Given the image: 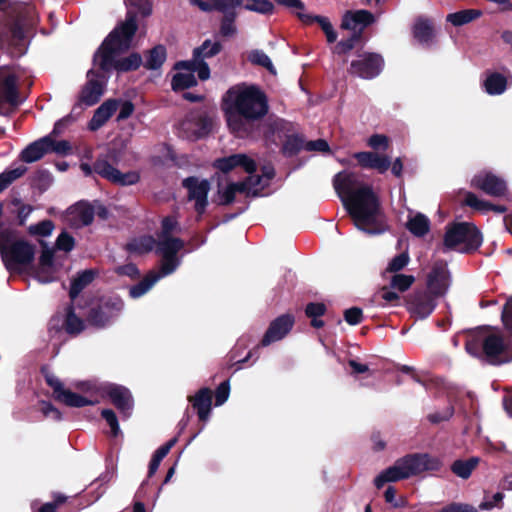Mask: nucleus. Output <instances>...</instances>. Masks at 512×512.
<instances>
[{"label":"nucleus","mask_w":512,"mask_h":512,"mask_svg":"<svg viewBox=\"0 0 512 512\" xmlns=\"http://www.w3.org/2000/svg\"><path fill=\"white\" fill-rule=\"evenodd\" d=\"M333 185L359 230L370 235L384 232L379 199L370 186L360 181L357 174L339 172L334 177Z\"/></svg>","instance_id":"nucleus-1"},{"label":"nucleus","mask_w":512,"mask_h":512,"mask_svg":"<svg viewBox=\"0 0 512 512\" xmlns=\"http://www.w3.org/2000/svg\"><path fill=\"white\" fill-rule=\"evenodd\" d=\"M228 128L238 138L251 135L254 123L269 110L265 93L255 85L238 84L230 87L223 97Z\"/></svg>","instance_id":"nucleus-2"},{"label":"nucleus","mask_w":512,"mask_h":512,"mask_svg":"<svg viewBox=\"0 0 512 512\" xmlns=\"http://www.w3.org/2000/svg\"><path fill=\"white\" fill-rule=\"evenodd\" d=\"M136 31L137 23L133 17L129 16L105 38L94 54V64L104 72H109L112 69L117 71L137 69L142 63L140 54L132 53L123 59H118L120 54L130 48Z\"/></svg>","instance_id":"nucleus-3"},{"label":"nucleus","mask_w":512,"mask_h":512,"mask_svg":"<svg viewBox=\"0 0 512 512\" xmlns=\"http://www.w3.org/2000/svg\"><path fill=\"white\" fill-rule=\"evenodd\" d=\"M443 463L440 458L427 453L407 455L395 464L382 471L374 480L375 486L380 489L388 482H395L409 478L425 471H438Z\"/></svg>","instance_id":"nucleus-4"},{"label":"nucleus","mask_w":512,"mask_h":512,"mask_svg":"<svg viewBox=\"0 0 512 512\" xmlns=\"http://www.w3.org/2000/svg\"><path fill=\"white\" fill-rule=\"evenodd\" d=\"M507 345L503 336L484 327L467 341L466 351L475 357H484L490 364L498 365L509 361Z\"/></svg>","instance_id":"nucleus-5"},{"label":"nucleus","mask_w":512,"mask_h":512,"mask_svg":"<svg viewBox=\"0 0 512 512\" xmlns=\"http://www.w3.org/2000/svg\"><path fill=\"white\" fill-rule=\"evenodd\" d=\"M483 237L478 228L469 222L454 223L447 227L443 251L467 253L481 246Z\"/></svg>","instance_id":"nucleus-6"},{"label":"nucleus","mask_w":512,"mask_h":512,"mask_svg":"<svg viewBox=\"0 0 512 512\" xmlns=\"http://www.w3.org/2000/svg\"><path fill=\"white\" fill-rule=\"evenodd\" d=\"M37 23L38 14L35 8L31 5L23 6L19 11L17 20L8 29L6 39H1V42L3 44L7 42L9 45L18 47L19 53H23L27 39L33 33Z\"/></svg>","instance_id":"nucleus-7"},{"label":"nucleus","mask_w":512,"mask_h":512,"mask_svg":"<svg viewBox=\"0 0 512 512\" xmlns=\"http://www.w3.org/2000/svg\"><path fill=\"white\" fill-rule=\"evenodd\" d=\"M0 254L7 270L16 272L32 263L35 247L26 241L18 240L11 244H1Z\"/></svg>","instance_id":"nucleus-8"},{"label":"nucleus","mask_w":512,"mask_h":512,"mask_svg":"<svg viewBox=\"0 0 512 512\" xmlns=\"http://www.w3.org/2000/svg\"><path fill=\"white\" fill-rule=\"evenodd\" d=\"M184 247V242L171 236H159L156 242V252L162 256L159 271L162 275L172 274L180 265L181 261L177 253Z\"/></svg>","instance_id":"nucleus-9"},{"label":"nucleus","mask_w":512,"mask_h":512,"mask_svg":"<svg viewBox=\"0 0 512 512\" xmlns=\"http://www.w3.org/2000/svg\"><path fill=\"white\" fill-rule=\"evenodd\" d=\"M278 5L290 9L302 23L312 25L318 23L326 35L327 41L333 43L337 39V33L329 19L324 16L312 15L306 12L305 4L301 0H274Z\"/></svg>","instance_id":"nucleus-10"},{"label":"nucleus","mask_w":512,"mask_h":512,"mask_svg":"<svg viewBox=\"0 0 512 512\" xmlns=\"http://www.w3.org/2000/svg\"><path fill=\"white\" fill-rule=\"evenodd\" d=\"M123 307L124 303L119 297L103 299L97 308L91 309L88 321L95 327H106L119 316Z\"/></svg>","instance_id":"nucleus-11"},{"label":"nucleus","mask_w":512,"mask_h":512,"mask_svg":"<svg viewBox=\"0 0 512 512\" xmlns=\"http://www.w3.org/2000/svg\"><path fill=\"white\" fill-rule=\"evenodd\" d=\"M383 64V59L379 54L363 53L351 62L349 72L363 79H372L380 74Z\"/></svg>","instance_id":"nucleus-12"},{"label":"nucleus","mask_w":512,"mask_h":512,"mask_svg":"<svg viewBox=\"0 0 512 512\" xmlns=\"http://www.w3.org/2000/svg\"><path fill=\"white\" fill-rule=\"evenodd\" d=\"M471 186L492 197L504 196L508 191L506 181L489 171L477 173L471 180Z\"/></svg>","instance_id":"nucleus-13"},{"label":"nucleus","mask_w":512,"mask_h":512,"mask_svg":"<svg viewBox=\"0 0 512 512\" xmlns=\"http://www.w3.org/2000/svg\"><path fill=\"white\" fill-rule=\"evenodd\" d=\"M183 187L188 191V198L195 202V210L198 214H203L207 205V196L210 191V182L207 179L198 177H188L182 182Z\"/></svg>","instance_id":"nucleus-14"},{"label":"nucleus","mask_w":512,"mask_h":512,"mask_svg":"<svg viewBox=\"0 0 512 512\" xmlns=\"http://www.w3.org/2000/svg\"><path fill=\"white\" fill-rule=\"evenodd\" d=\"M94 171L101 177L111 181L112 183L122 186L133 185L140 179L137 172L121 173L113 167L107 159L98 158L94 163Z\"/></svg>","instance_id":"nucleus-15"},{"label":"nucleus","mask_w":512,"mask_h":512,"mask_svg":"<svg viewBox=\"0 0 512 512\" xmlns=\"http://www.w3.org/2000/svg\"><path fill=\"white\" fill-rule=\"evenodd\" d=\"M427 286L434 296H443L450 286V273L447 264L443 261L436 262L428 275Z\"/></svg>","instance_id":"nucleus-16"},{"label":"nucleus","mask_w":512,"mask_h":512,"mask_svg":"<svg viewBox=\"0 0 512 512\" xmlns=\"http://www.w3.org/2000/svg\"><path fill=\"white\" fill-rule=\"evenodd\" d=\"M262 181L256 175H249L245 181L229 184L222 191V201L224 204H230L234 201L236 193H244L246 196H259L260 188L258 184Z\"/></svg>","instance_id":"nucleus-17"},{"label":"nucleus","mask_w":512,"mask_h":512,"mask_svg":"<svg viewBox=\"0 0 512 512\" xmlns=\"http://www.w3.org/2000/svg\"><path fill=\"white\" fill-rule=\"evenodd\" d=\"M0 101L12 105L19 103L18 99V75L9 68L0 69Z\"/></svg>","instance_id":"nucleus-18"},{"label":"nucleus","mask_w":512,"mask_h":512,"mask_svg":"<svg viewBox=\"0 0 512 512\" xmlns=\"http://www.w3.org/2000/svg\"><path fill=\"white\" fill-rule=\"evenodd\" d=\"M294 324L293 316L284 314L273 320L268 327L262 341V346H268L273 342L279 341L284 338L292 329Z\"/></svg>","instance_id":"nucleus-19"},{"label":"nucleus","mask_w":512,"mask_h":512,"mask_svg":"<svg viewBox=\"0 0 512 512\" xmlns=\"http://www.w3.org/2000/svg\"><path fill=\"white\" fill-rule=\"evenodd\" d=\"M94 219V209L87 202H78L71 206L66 215L67 224L75 229L88 226Z\"/></svg>","instance_id":"nucleus-20"},{"label":"nucleus","mask_w":512,"mask_h":512,"mask_svg":"<svg viewBox=\"0 0 512 512\" xmlns=\"http://www.w3.org/2000/svg\"><path fill=\"white\" fill-rule=\"evenodd\" d=\"M88 81L82 89L80 100L86 106L96 104L104 94L105 81L100 80V76L95 74L92 70L87 73Z\"/></svg>","instance_id":"nucleus-21"},{"label":"nucleus","mask_w":512,"mask_h":512,"mask_svg":"<svg viewBox=\"0 0 512 512\" xmlns=\"http://www.w3.org/2000/svg\"><path fill=\"white\" fill-rule=\"evenodd\" d=\"M435 307V300L426 292L415 293L408 303V310L418 319L428 317L434 311Z\"/></svg>","instance_id":"nucleus-22"},{"label":"nucleus","mask_w":512,"mask_h":512,"mask_svg":"<svg viewBox=\"0 0 512 512\" xmlns=\"http://www.w3.org/2000/svg\"><path fill=\"white\" fill-rule=\"evenodd\" d=\"M106 393L123 416L129 417L133 408L130 391L123 386L113 384L107 387Z\"/></svg>","instance_id":"nucleus-23"},{"label":"nucleus","mask_w":512,"mask_h":512,"mask_svg":"<svg viewBox=\"0 0 512 512\" xmlns=\"http://www.w3.org/2000/svg\"><path fill=\"white\" fill-rule=\"evenodd\" d=\"M214 166L222 172H229L235 167H242L250 175L256 171V163L245 154H234L228 157L217 159Z\"/></svg>","instance_id":"nucleus-24"},{"label":"nucleus","mask_w":512,"mask_h":512,"mask_svg":"<svg viewBox=\"0 0 512 512\" xmlns=\"http://www.w3.org/2000/svg\"><path fill=\"white\" fill-rule=\"evenodd\" d=\"M35 278L43 284L50 283L56 279L54 266V251L46 248L42 251L39 258V267L35 273Z\"/></svg>","instance_id":"nucleus-25"},{"label":"nucleus","mask_w":512,"mask_h":512,"mask_svg":"<svg viewBox=\"0 0 512 512\" xmlns=\"http://www.w3.org/2000/svg\"><path fill=\"white\" fill-rule=\"evenodd\" d=\"M119 105L117 100L109 99L103 102L94 112L88 127L91 131L100 129L115 113Z\"/></svg>","instance_id":"nucleus-26"},{"label":"nucleus","mask_w":512,"mask_h":512,"mask_svg":"<svg viewBox=\"0 0 512 512\" xmlns=\"http://www.w3.org/2000/svg\"><path fill=\"white\" fill-rule=\"evenodd\" d=\"M354 157L362 167L376 169L379 173H385L391 165L389 157L374 152H358Z\"/></svg>","instance_id":"nucleus-27"},{"label":"nucleus","mask_w":512,"mask_h":512,"mask_svg":"<svg viewBox=\"0 0 512 512\" xmlns=\"http://www.w3.org/2000/svg\"><path fill=\"white\" fill-rule=\"evenodd\" d=\"M374 20L372 13L367 10H358L355 12H347L343 16L342 28L348 30L363 29L371 24Z\"/></svg>","instance_id":"nucleus-28"},{"label":"nucleus","mask_w":512,"mask_h":512,"mask_svg":"<svg viewBox=\"0 0 512 512\" xmlns=\"http://www.w3.org/2000/svg\"><path fill=\"white\" fill-rule=\"evenodd\" d=\"M189 401L192 402L193 407L197 410L199 419L206 421L211 412V390L209 388H202L195 396L189 397Z\"/></svg>","instance_id":"nucleus-29"},{"label":"nucleus","mask_w":512,"mask_h":512,"mask_svg":"<svg viewBox=\"0 0 512 512\" xmlns=\"http://www.w3.org/2000/svg\"><path fill=\"white\" fill-rule=\"evenodd\" d=\"M509 78L498 72L487 73L483 80V88L489 95H501L508 87Z\"/></svg>","instance_id":"nucleus-30"},{"label":"nucleus","mask_w":512,"mask_h":512,"mask_svg":"<svg viewBox=\"0 0 512 512\" xmlns=\"http://www.w3.org/2000/svg\"><path fill=\"white\" fill-rule=\"evenodd\" d=\"M47 141L48 137H42L29 144L21 152V160L25 163H33L40 160L45 154L48 153Z\"/></svg>","instance_id":"nucleus-31"},{"label":"nucleus","mask_w":512,"mask_h":512,"mask_svg":"<svg viewBox=\"0 0 512 512\" xmlns=\"http://www.w3.org/2000/svg\"><path fill=\"white\" fill-rule=\"evenodd\" d=\"M175 70H192L197 73L200 80H207L210 77V68L208 64L200 58L193 56L191 60L179 61L174 66Z\"/></svg>","instance_id":"nucleus-32"},{"label":"nucleus","mask_w":512,"mask_h":512,"mask_svg":"<svg viewBox=\"0 0 512 512\" xmlns=\"http://www.w3.org/2000/svg\"><path fill=\"white\" fill-rule=\"evenodd\" d=\"M464 202L467 206L482 213L493 211L497 214H502L507 210L506 206L501 204H492L488 201L481 200L472 192L466 193Z\"/></svg>","instance_id":"nucleus-33"},{"label":"nucleus","mask_w":512,"mask_h":512,"mask_svg":"<svg viewBox=\"0 0 512 512\" xmlns=\"http://www.w3.org/2000/svg\"><path fill=\"white\" fill-rule=\"evenodd\" d=\"M166 275H162L160 271H150L145 278L139 283L133 285L129 289V295L136 299L146 294L161 278Z\"/></svg>","instance_id":"nucleus-34"},{"label":"nucleus","mask_w":512,"mask_h":512,"mask_svg":"<svg viewBox=\"0 0 512 512\" xmlns=\"http://www.w3.org/2000/svg\"><path fill=\"white\" fill-rule=\"evenodd\" d=\"M97 272L93 269L84 270L79 272L77 276L72 280L69 291L71 300L78 297L81 291L86 288L95 279Z\"/></svg>","instance_id":"nucleus-35"},{"label":"nucleus","mask_w":512,"mask_h":512,"mask_svg":"<svg viewBox=\"0 0 512 512\" xmlns=\"http://www.w3.org/2000/svg\"><path fill=\"white\" fill-rule=\"evenodd\" d=\"M154 248H156V240L150 235L135 237L126 245V249L130 253L135 254H144L152 251Z\"/></svg>","instance_id":"nucleus-36"},{"label":"nucleus","mask_w":512,"mask_h":512,"mask_svg":"<svg viewBox=\"0 0 512 512\" xmlns=\"http://www.w3.org/2000/svg\"><path fill=\"white\" fill-rule=\"evenodd\" d=\"M481 15L482 12L480 10L465 9L448 14L446 20L447 22H450L453 26L459 27L472 22L473 20L479 18Z\"/></svg>","instance_id":"nucleus-37"},{"label":"nucleus","mask_w":512,"mask_h":512,"mask_svg":"<svg viewBox=\"0 0 512 512\" xmlns=\"http://www.w3.org/2000/svg\"><path fill=\"white\" fill-rule=\"evenodd\" d=\"M479 461L480 459L478 457H471L467 460H456L451 465V471L462 479H468L479 464Z\"/></svg>","instance_id":"nucleus-38"},{"label":"nucleus","mask_w":512,"mask_h":512,"mask_svg":"<svg viewBox=\"0 0 512 512\" xmlns=\"http://www.w3.org/2000/svg\"><path fill=\"white\" fill-rule=\"evenodd\" d=\"M413 34L421 44L429 45L433 38V28L430 21L418 19L414 24Z\"/></svg>","instance_id":"nucleus-39"},{"label":"nucleus","mask_w":512,"mask_h":512,"mask_svg":"<svg viewBox=\"0 0 512 512\" xmlns=\"http://www.w3.org/2000/svg\"><path fill=\"white\" fill-rule=\"evenodd\" d=\"M408 230L417 237L426 235L430 229V220L422 213H417L407 222Z\"/></svg>","instance_id":"nucleus-40"},{"label":"nucleus","mask_w":512,"mask_h":512,"mask_svg":"<svg viewBox=\"0 0 512 512\" xmlns=\"http://www.w3.org/2000/svg\"><path fill=\"white\" fill-rule=\"evenodd\" d=\"M171 82L174 91L184 90L197 84V80L192 70H178Z\"/></svg>","instance_id":"nucleus-41"},{"label":"nucleus","mask_w":512,"mask_h":512,"mask_svg":"<svg viewBox=\"0 0 512 512\" xmlns=\"http://www.w3.org/2000/svg\"><path fill=\"white\" fill-rule=\"evenodd\" d=\"M125 4L128 8L126 19L131 16L134 19L138 15L146 17L152 12V5L150 0H125ZM137 22V20H135Z\"/></svg>","instance_id":"nucleus-42"},{"label":"nucleus","mask_w":512,"mask_h":512,"mask_svg":"<svg viewBox=\"0 0 512 512\" xmlns=\"http://www.w3.org/2000/svg\"><path fill=\"white\" fill-rule=\"evenodd\" d=\"M55 399L70 407H84L92 403L87 398L65 388L55 397Z\"/></svg>","instance_id":"nucleus-43"},{"label":"nucleus","mask_w":512,"mask_h":512,"mask_svg":"<svg viewBox=\"0 0 512 512\" xmlns=\"http://www.w3.org/2000/svg\"><path fill=\"white\" fill-rule=\"evenodd\" d=\"M221 49L222 45L219 41L212 42L207 39L201 44V46L194 49L193 56L204 60V58H210L217 55Z\"/></svg>","instance_id":"nucleus-44"},{"label":"nucleus","mask_w":512,"mask_h":512,"mask_svg":"<svg viewBox=\"0 0 512 512\" xmlns=\"http://www.w3.org/2000/svg\"><path fill=\"white\" fill-rule=\"evenodd\" d=\"M166 60V49L163 45H157L150 50L145 67L151 70L158 69Z\"/></svg>","instance_id":"nucleus-45"},{"label":"nucleus","mask_w":512,"mask_h":512,"mask_svg":"<svg viewBox=\"0 0 512 512\" xmlns=\"http://www.w3.org/2000/svg\"><path fill=\"white\" fill-rule=\"evenodd\" d=\"M64 324L66 332L71 335L79 334L84 330L85 327L83 320L75 315L72 305L67 308Z\"/></svg>","instance_id":"nucleus-46"},{"label":"nucleus","mask_w":512,"mask_h":512,"mask_svg":"<svg viewBox=\"0 0 512 512\" xmlns=\"http://www.w3.org/2000/svg\"><path fill=\"white\" fill-rule=\"evenodd\" d=\"M241 7L260 14H271L274 10V5L269 0H244Z\"/></svg>","instance_id":"nucleus-47"},{"label":"nucleus","mask_w":512,"mask_h":512,"mask_svg":"<svg viewBox=\"0 0 512 512\" xmlns=\"http://www.w3.org/2000/svg\"><path fill=\"white\" fill-rule=\"evenodd\" d=\"M27 168L20 166L11 170H6L0 174V193L5 190L12 182L20 178Z\"/></svg>","instance_id":"nucleus-48"},{"label":"nucleus","mask_w":512,"mask_h":512,"mask_svg":"<svg viewBox=\"0 0 512 512\" xmlns=\"http://www.w3.org/2000/svg\"><path fill=\"white\" fill-rule=\"evenodd\" d=\"M248 59L251 63L265 67L268 71L275 74V68L271 59L262 50H253L249 53Z\"/></svg>","instance_id":"nucleus-49"},{"label":"nucleus","mask_w":512,"mask_h":512,"mask_svg":"<svg viewBox=\"0 0 512 512\" xmlns=\"http://www.w3.org/2000/svg\"><path fill=\"white\" fill-rule=\"evenodd\" d=\"M414 281L415 278L412 275L395 274L391 278L390 286L399 292H404L411 287Z\"/></svg>","instance_id":"nucleus-50"},{"label":"nucleus","mask_w":512,"mask_h":512,"mask_svg":"<svg viewBox=\"0 0 512 512\" xmlns=\"http://www.w3.org/2000/svg\"><path fill=\"white\" fill-rule=\"evenodd\" d=\"M54 228V223L51 220H43L37 224L30 225L28 232L33 236L47 237L52 234Z\"/></svg>","instance_id":"nucleus-51"},{"label":"nucleus","mask_w":512,"mask_h":512,"mask_svg":"<svg viewBox=\"0 0 512 512\" xmlns=\"http://www.w3.org/2000/svg\"><path fill=\"white\" fill-rule=\"evenodd\" d=\"M305 141L302 139L299 135H292L289 136L284 145H283V152L288 155L292 156L296 154L301 149H304Z\"/></svg>","instance_id":"nucleus-52"},{"label":"nucleus","mask_w":512,"mask_h":512,"mask_svg":"<svg viewBox=\"0 0 512 512\" xmlns=\"http://www.w3.org/2000/svg\"><path fill=\"white\" fill-rule=\"evenodd\" d=\"M47 149L49 152H54L59 155H67L71 151V145L66 140L56 141L52 136L48 135Z\"/></svg>","instance_id":"nucleus-53"},{"label":"nucleus","mask_w":512,"mask_h":512,"mask_svg":"<svg viewBox=\"0 0 512 512\" xmlns=\"http://www.w3.org/2000/svg\"><path fill=\"white\" fill-rule=\"evenodd\" d=\"M236 15H224L220 23V34L223 37H232L237 33L235 24Z\"/></svg>","instance_id":"nucleus-54"},{"label":"nucleus","mask_w":512,"mask_h":512,"mask_svg":"<svg viewBox=\"0 0 512 512\" xmlns=\"http://www.w3.org/2000/svg\"><path fill=\"white\" fill-rule=\"evenodd\" d=\"M501 321L505 329L512 335V295L508 297L503 306Z\"/></svg>","instance_id":"nucleus-55"},{"label":"nucleus","mask_w":512,"mask_h":512,"mask_svg":"<svg viewBox=\"0 0 512 512\" xmlns=\"http://www.w3.org/2000/svg\"><path fill=\"white\" fill-rule=\"evenodd\" d=\"M74 246H75L74 238L65 231L60 233L56 239V247L58 250L70 252L73 250Z\"/></svg>","instance_id":"nucleus-56"},{"label":"nucleus","mask_w":512,"mask_h":512,"mask_svg":"<svg viewBox=\"0 0 512 512\" xmlns=\"http://www.w3.org/2000/svg\"><path fill=\"white\" fill-rule=\"evenodd\" d=\"M409 263V255L407 253H401L395 256L388 264L387 271L388 272H398L401 271L407 264Z\"/></svg>","instance_id":"nucleus-57"},{"label":"nucleus","mask_w":512,"mask_h":512,"mask_svg":"<svg viewBox=\"0 0 512 512\" xmlns=\"http://www.w3.org/2000/svg\"><path fill=\"white\" fill-rule=\"evenodd\" d=\"M102 417L111 428V433L115 437L120 433V427L116 414L111 409H103L101 412Z\"/></svg>","instance_id":"nucleus-58"},{"label":"nucleus","mask_w":512,"mask_h":512,"mask_svg":"<svg viewBox=\"0 0 512 512\" xmlns=\"http://www.w3.org/2000/svg\"><path fill=\"white\" fill-rule=\"evenodd\" d=\"M229 394H230V384H229V381L226 380V381L222 382L216 389L215 405L216 406L223 405L229 398Z\"/></svg>","instance_id":"nucleus-59"},{"label":"nucleus","mask_w":512,"mask_h":512,"mask_svg":"<svg viewBox=\"0 0 512 512\" xmlns=\"http://www.w3.org/2000/svg\"><path fill=\"white\" fill-rule=\"evenodd\" d=\"M454 413V409L451 405L446 406L441 412H434L428 415V420L431 423L438 424L442 421L449 420Z\"/></svg>","instance_id":"nucleus-60"},{"label":"nucleus","mask_w":512,"mask_h":512,"mask_svg":"<svg viewBox=\"0 0 512 512\" xmlns=\"http://www.w3.org/2000/svg\"><path fill=\"white\" fill-rule=\"evenodd\" d=\"M179 230L177 220L174 217H166L162 220L161 233L159 236H170L172 232Z\"/></svg>","instance_id":"nucleus-61"},{"label":"nucleus","mask_w":512,"mask_h":512,"mask_svg":"<svg viewBox=\"0 0 512 512\" xmlns=\"http://www.w3.org/2000/svg\"><path fill=\"white\" fill-rule=\"evenodd\" d=\"M368 145L374 150H386L388 138L382 134H374L368 139Z\"/></svg>","instance_id":"nucleus-62"},{"label":"nucleus","mask_w":512,"mask_h":512,"mask_svg":"<svg viewBox=\"0 0 512 512\" xmlns=\"http://www.w3.org/2000/svg\"><path fill=\"white\" fill-rule=\"evenodd\" d=\"M345 321L350 325H357L362 321V310L357 307L349 308L344 313Z\"/></svg>","instance_id":"nucleus-63"},{"label":"nucleus","mask_w":512,"mask_h":512,"mask_svg":"<svg viewBox=\"0 0 512 512\" xmlns=\"http://www.w3.org/2000/svg\"><path fill=\"white\" fill-rule=\"evenodd\" d=\"M438 512H478L477 509L469 504L465 503H451L443 507Z\"/></svg>","instance_id":"nucleus-64"}]
</instances>
